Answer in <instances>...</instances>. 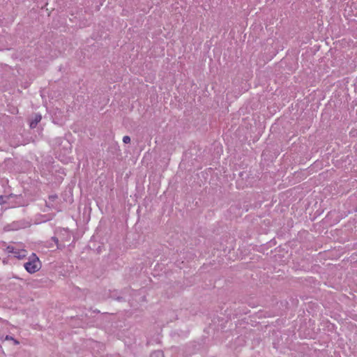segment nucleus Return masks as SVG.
Masks as SVG:
<instances>
[{
  "mask_svg": "<svg viewBox=\"0 0 357 357\" xmlns=\"http://www.w3.org/2000/svg\"><path fill=\"white\" fill-rule=\"evenodd\" d=\"M6 250L8 254H11L14 257L19 259L25 258L28 254L27 251L20 243L9 245L6 247Z\"/></svg>",
  "mask_w": 357,
  "mask_h": 357,
  "instance_id": "obj_1",
  "label": "nucleus"
},
{
  "mask_svg": "<svg viewBox=\"0 0 357 357\" xmlns=\"http://www.w3.org/2000/svg\"><path fill=\"white\" fill-rule=\"evenodd\" d=\"M25 270L31 273H35L41 268V263L36 254L33 253L29 257V261L24 264Z\"/></svg>",
  "mask_w": 357,
  "mask_h": 357,
  "instance_id": "obj_2",
  "label": "nucleus"
},
{
  "mask_svg": "<svg viewBox=\"0 0 357 357\" xmlns=\"http://www.w3.org/2000/svg\"><path fill=\"white\" fill-rule=\"evenodd\" d=\"M41 119H42V117L40 115H39V114L36 115L34 119L30 123V127L31 128H35L37 126V124L41 121Z\"/></svg>",
  "mask_w": 357,
  "mask_h": 357,
  "instance_id": "obj_3",
  "label": "nucleus"
},
{
  "mask_svg": "<svg viewBox=\"0 0 357 357\" xmlns=\"http://www.w3.org/2000/svg\"><path fill=\"white\" fill-rule=\"evenodd\" d=\"M5 340H10V342H13V343L15 344V345H17L20 344V342L15 339H14L13 337L10 336V335H6L5 337Z\"/></svg>",
  "mask_w": 357,
  "mask_h": 357,
  "instance_id": "obj_4",
  "label": "nucleus"
},
{
  "mask_svg": "<svg viewBox=\"0 0 357 357\" xmlns=\"http://www.w3.org/2000/svg\"><path fill=\"white\" fill-rule=\"evenodd\" d=\"M123 142L125 143V144H128L130 142V137L128 135L126 136H124L123 137Z\"/></svg>",
  "mask_w": 357,
  "mask_h": 357,
  "instance_id": "obj_5",
  "label": "nucleus"
}]
</instances>
